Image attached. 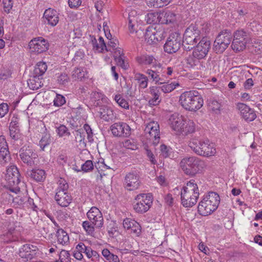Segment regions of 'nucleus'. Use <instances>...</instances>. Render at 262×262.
<instances>
[{"label": "nucleus", "mask_w": 262, "mask_h": 262, "mask_svg": "<svg viewBox=\"0 0 262 262\" xmlns=\"http://www.w3.org/2000/svg\"><path fill=\"white\" fill-rule=\"evenodd\" d=\"M199 195L198 186L195 180L191 179L181 189V203L185 207H191L196 203Z\"/></svg>", "instance_id": "f257e3e1"}, {"label": "nucleus", "mask_w": 262, "mask_h": 262, "mask_svg": "<svg viewBox=\"0 0 262 262\" xmlns=\"http://www.w3.org/2000/svg\"><path fill=\"white\" fill-rule=\"evenodd\" d=\"M179 102L185 110L195 112L203 105L204 100L196 91H189L183 93L180 96Z\"/></svg>", "instance_id": "f03ea898"}, {"label": "nucleus", "mask_w": 262, "mask_h": 262, "mask_svg": "<svg viewBox=\"0 0 262 262\" xmlns=\"http://www.w3.org/2000/svg\"><path fill=\"white\" fill-rule=\"evenodd\" d=\"M220 202L219 195L215 192H209L203 196L198 206L199 213L207 216L214 211Z\"/></svg>", "instance_id": "7ed1b4c3"}, {"label": "nucleus", "mask_w": 262, "mask_h": 262, "mask_svg": "<svg viewBox=\"0 0 262 262\" xmlns=\"http://www.w3.org/2000/svg\"><path fill=\"white\" fill-rule=\"evenodd\" d=\"M180 165L187 175L194 176L205 166L204 161L195 156L186 157L182 159Z\"/></svg>", "instance_id": "20e7f679"}, {"label": "nucleus", "mask_w": 262, "mask_h": 262, "mask_svg": "<svg viewBox=\"0 0 262 262\" xmlns=\"http://www.w3.org/2000/svg\"><path fill=\"white\" fill-rule=\"evenodd\" d=\"M19 172L16 166H11L6 170L5 179L6 184L5 185L10 191L17 193L20 191L18 184L20 182Z\"/></svg>", "instance_id": "39448f33"}, {"label": "nucleus", "mask_w": 262, "mask_h": 262, "mask_svg": "<svg viewBox=\"0 0 262 262\" xmlns=\"http://www.w3.org/2000/svg\"><path fill=\"white\" fill-rule=\"evenodd\" d=\"M107 49H111L110 52L113 53L114 57L117 64L123 69L128 67V64L125 61L123 50L119 47V41L116 39H112L108 41Z\"/></svg>", "instance_id": "423d86ee"}, {"label": "nucleus", "mask_w": 262, "mask_h": 262, "mask_svg": "<svg viewBox=\"0 0 262 262\" xmlns=\"http://www.w3.org/2000/svg\"><path fill=\"white\" fill-rule=\"evenodd\" d=\"M152 196L150 193H141L135 198L134 209L136 212L143 213L147 212L152 205Z\"/></svg>", "instance_id": "0eeeda50"}, {"label": "nucleus", "mask_w": 262, "mask_h": 262, "mask_svg": "<svg viewBox=\"0 0 262 262\" xmlns=\"http://www.w3.org/2000/svg\"><path fill=\"white\" fill-rule=\"evenodd\" d=\"M201 31L196 24H191L185 30L184 33L183 43L191 47L187 48L192 49L198 41L200 39Z\"/></svg>", "instance_id": "6e6552de"}, {"label": "nucleus", "mask_w": 262, "mask_h": 262, "mask_svg": "<svg viewBox=\"0 0 262 262\" xmlns=\"http://www.w3.org/2000/svg\"><path fill=\"white\" fill-rule=\"evenodd\" d=\"M182 42L181 34L178 32L171 33L164 46L165 52L168 53L176 52L180 48Z\"/></svg>", "instance_id": "1a4fd4ad"}, {"label": "nucleus", "mask_w": 262, "mask_h": 262, "mask_svg": "<svg viewBox=\"0 0 262 262\" xmlns=\"http://www.w3.org/2000/svg\"><path fill=\"white\" fill-rule=\"evenodd\" d=\"M232 39V34L230 32L223 31L216 38L214 48L217 53H222L228 47Z\"/></svg>", "instance_id": "9d476101"}, {"label": "nucleus", "mask_w": 262, "mask_h": 262, "mask_svg": "<svg viewBox=\"0 0 262 262\" xmlns=\"http://www.w3.org/2000/svg\"><path fill=\"white\" fill-rule=\"evenodd\" d=\"M19 156L23 163L30 166L34 165V160L38 157L37 153L30 146L21 147L19 150Z\"/></svg>", "instance_id": "9b49d317"}, {"label": "nucleus", "mask_w": 262, "mask_h": 262, "mask_svg": "<svg viewBox=\"0 0 262 262\" xmlns=\"http://www.w3.org/2000/svg\"><path fill=\"white\" fill-rule=\"evenodd\" d=\"M29 47L31 52L41 53L48 50L49 43L43 37H37L29 42Z\"/></svg>", "instance_id": "f8f14e48"}, {"label": "nucleus", "mask_w": 262, "mask_h": 262, "mask_svg": "<svg viewBox=\"0 0 262 262\" xmlns=\"http://www.w3.org/2000/svg\"><path fill=\"white\" fill-rule=\"evenodd\" d=\"M141 185L140 177L136 172H130L126 174L124 179V187L129 191L138 189Z\"/></svg>", "instance_id": "ddd939ff"}, {"label": "nucleus", "mask_w": 262, "mask_h": 262, "mask_svg": "<svg viewBox=\"0 0 262 262\" xmlns=\"http://www.w3.org/2000/svg\"><path fill=\"white\" fill-rule=\"evenodd\" d=\"M86 215L95 228L100 229L103 225V217L99 209L96 207H92L87 212Z\"/></svg>", "instance_id": "4468645a"}, {"label": "nucleus", "mask_w": 262, "mask_h": 262, "mask_svg": "<svg viewBox=\"0 0 262 262\" xmlns=\"http://www.w3.org/2000/svg\"><path fill=\"white\" fill-rule=\"evenodd\" d=\"M113 135L117 137H127L130 135V128L123 122L115 123L110 127Z\"/></svg>", "instance_id": "2eb2a0df"}, {"label": "nucleus", "mask_w": 262, "mask_h": 262, "mask_svg": "<svg viewBox=\"0 0 262 262\" xmlns=\"http://www.w3.org/2000/svg\"><path fill=\"white\" fill-rule=\"evenodd\" d=\"M38 249L35 246L26 244L19 249L18 255L25 261L32 259L36 256Z\"/></svg>", "instance_id": "dca6fc26"}, {"label": "nucleus", "mask_w": 262, "mask_h": 262, "mask_svg": "<svg viewBox=\"0 0 262 262\" xmlns=\"http://www.w3.org/2000/svg\"><path fill=\"white\" fill-rule=\"evenodd\" d=\"M11 157L8 145L4 137H0V165L3 166L10 162Z\"/></svg>", "instance_id": "f3484780"}, {"label": "nucleus", "mask_w": 262, "mask_h": 262, "mask_svg": "<svg viewBox=\"0 0 262 262\" xmlns=\"http://www.w3.org/2000/svg\"><path fill=\"white\" fill-rule=\"evenodd\" d=\"M209 47L210 42L206 38H203L193 50V57L198 59L204 58L208 53Z\"/></svg>", "instance_id": "a211bd4d"}, {"label": "nucleus", "mask_w": 262, "mask_h": 262, "mask_svg": "<svg viewBox=\"0 0 262 262\" xmlns=\"http://www.w3.org/2000/svg\"><path fill=\"white\" fill-rule=\"evenodd\" d=\"M45 21L51 26H56L59 21L58 13L52 8L46 9L43 13Z\"/></svg>", "instance_id": "6ab92c4d"}, {"label": "nucleus", "mask_w": 262, "mask_h": 262, "mask_svg": "<svg viewBox=\"0 0 262 262\" xmlns=\"http://www.w3.org/2000/svg\"><path fill=\"white\" fill-rule=\"evenodd\" d=\"M202 149L198 148L199 156L205 157L213 156L216 153V149L213 143H211L209 140H204Z\"/></svg>", "instance_id": "aec40b11"}, {"label": "nucleus", "mask_w": 262, "mask_h": 262, "mask_svg": "<svg viewBox=\"0 0 262 262\" xmlns=\"http://www.w3.org/2000/svg\"><path fill=\"white\" fill-rule=\"evenodd\" d=\"M90 37L91 43L94 52L102 53L104 50L111 51V49H107V46L102 37L99 36L98 39L94 36H91Z\"/></svg>", "instance_id": "412c9836"}, {"label": "nucleus", "mask_w": 262, "mask_h": 262, "mask_svg": "<svg viewBox=\"0 0 262 262\" xmlns=\"http://www.w3.org/2000/svg\"><path fill=\"white\" fill-rule=\"evenodd\" d=\"M123 225L125 229L129 230L131 233L139 235L141 233V226L139 224L134 220L126 218L123 220Z\"/></svg>", "instance_id": "4be33fe9"}, {"label": "nucleus", "mask_w": 262, "mask_h": 262, "mask_svg": "<svg viewBox=\"0 0 262 262\" xmlns=\"http://www.w3.org/2000/svg\"><path fill=\"white\" fill-rule=\"evenodd\" d=\"M186 119L183 116H170L168 119L169 124L172 129L179 133L183 127Z\"/></svg>", "instance_id": "5701e85b"}, {"label": "nucleus", "mask_w": 262, "mask_h": 262, "mask_svg": "<svg viewBox=\"0 0 262 262\" xmlns=\"http://www.w3.org/2000/svg\"><path fill=\"white\" fill-rule=\"evenodd\" d=\"M55 200L61 207L68 206L72 201V197L68 192H56Z\"/></svg>", "instance_id": "b1692460"}, {"label": "nucleus", "mask_w": 262, "mask_h": 262, "mask_svg": "<svg viewBox=\"0 0 262 262\" xmlns=\"http://www.w3.org/2000/svg\"><path fill=\"white\" fill-rule=\"evenodd\" d=\"M177 21L178 16L169 10L161 12V24L174 25Z\"/></svg>", "instance_id": "393cba45"}, {"label": "nucleus", "mask_w": 262, "mask_h": 262, "mask_svg": "<svg viewBox=\"0 0 262 262\" xmlns=\"http://www.w3.org/2000/svg\"><path fill=\"white\" fill-rule=\"evenodd\" d=\"M149 93L152 97L149 100L148 103L150 105H157L161 102L160 97V88L156 86H151L149 88Z\"/></svg>", "instance_id": "a878e982"}, {"label": "nucleus", "mask_w": 262, "mask_h": 262, "mask_svg": "<svg viewBox=\"0 0 262 262\" xmlns=\"http://www.w3.org/2000/svg\"><path fill=\"white\" fill-rule=\"evenodd\" d=\"M181 128L182 129L180 131L179 133L182 134L183 135L186 136L195 132V124L193 121L186 119L183 127Z\"/></svg>", "instance_id": "bb28decb"}, {"label": "nucleus", "mask_w": 262, "mask_h": 262, "mask_svg": "<svg viewBox=\"0 0 262 262\" xmlns=\"http://www.w3.org/2000/svg\"><path fill=\"white\" fill-rule=\"evenodd\" d=\"M155 28L153 26L148 27L145 33V39L146 41L150 45L156 44L157 43V39L156 37Z\"/></svg>", "instance_id": "cd10ccee"}, {"label": "nucleus", "mask_w": 262, "mask_h": 262, "mask_svg": "<svg viewBox=\"0 0 262 262\" xmlns=\"http://www.w3.org/2000/svg\"><path fill=\"white\" fill-rule=\"evenodd\" d=\"M56 236L58 244L64 246L69 243V236L68 233L61 228H59L56 231Z\"/></svg>", "instance_id": "c85d7f7f"}, {"label": "nucleus", "mask_w": 262, "mask_h": 262, "mask_svg": "<svg viewBox=\"0 0 262 262\" xmlns=\"http://www.w3.org/2000/svg\"><path fill=\"white\" fill-rule=\"evenodd\" d=\"M29 176L36 182L43 181L46 177V172L41 169H34L30 172Z\"/></svg>", "instance_id": "c756f323"}, {"label": "nucleus", "mask_w": 262, "mask_h": 262, "mask_svg": "<svg viewBox=\"0 0 262 262\" xmlns=\"http://www.w3.org/2000/svg\"><path fill=\"white\" fill-rule=\"evenodd\" d=\"M161 12H151L147 14L145 20L148 24L161 23Z\"/></svg>", "instance_id": "7c9ffc66"}, {"label": "nucleus", "mask_w": 262, "mask_h": 262, "mask_svg": "<svg viewBox=\"0 0 262 262\" xmlns=\"http://www.w3.org/2000/svg\"><path fill=\"white\" fill-rule=\"evenodd\" d=\"M204 142V140H199L196 138H192L189 141L188 145L194 153L199 156L200 153L198 152V148L202 149L201 148L203 146Z\"/></svg>", "instance_id": "2f4dec72"}, {"label": "nucleus", "mask_w": 262, "mask_h": 262, "mask_svg": "<svg viewBox=\"0 0 262 262\" xmlns=\"http://www.w3.org/2000/svg\"><path fill=\"white\" fill-rule=\"evenodd\" d=\"M145 134L147 139L154 145H157L159 143L160 140V133H158L157 131L152 133L148 130V132H145Z\"/></svg>", "instance_id": "473e14b6"}, {"label": "nucleus", "mask_w": 262, "mask_h": 262, "mask_svg": "<svg viewBox=\"0 0 262 262\" xmlns=\"http://www.w3.org/2000/svg\"><path fill=\"white\" fill-rule=\"evenodd\" d=\"M47 70V65L46 62H38L35 67L34 70L35 76L39 77L42 75Z\"/></svg>", "instance_id": "72a5a7b5"}, {"label": "nucleus", "mask_w": 262, "mask_h": 262, "mask_svg": "<svg viewBox=\"0 0 262 262\" xmlns=\"http://www.w3.org/2000/svg\"><path fill=\"white\" fill-rule=\"evenodd\" d=\"M135 78L138 81L139 89H144L147 88L148 80L146 76L141 73H137Z\"/></svg>", "instance_id": "f704fd0d"}, {"label": "nucleus", "mask_w": 262, "mask_h": 262, "mask_svg": "<svg viewBox=\"0 0 262 262\" xmlns=\"http://www.w3.org/2000/svg\"><path fill=\"white\" fill-rule=\"evenodd\" d=\"M154 58L151 55H141L137 57L138 62L140 64L149 65L153 63Z\"/></svg>", "instance_id": "c9c22d12"}, {"label": "nucleus", "mask_w": 262, "mask_h": 262, "mask_svg": "<svg viewBox=\"0 0 262 262\" xmlns=\"http://www.w3.org/2000/svg\"><path fill=\"white\" fill-rule=\"evenodd\" d=\"M247 42V39L244 40L239 39H233L232 43V48L236 52H239L244 50Z\"/></svg>", "instance_id": "e433bc0d"}, {"label": "nucleus", "mask_w": 262, "mask_h": 262, "mask_svg": "<svg viewBox=\"0 0 262 262\" xmlns=\"http://www.w3.org/2000/svg\"><path fill=\"white\" fill-rule=\"evenodd\" d=\"M171 0H147V4L149 7L160 8L167 5Z\"/></svg>", "instance_id": "4c0bfd02"}, {"label": "nucleus", "mask_w": 262, "mask_h": 262, "mask_svg": "<svg viewBox=\"0 0 262 262\" xmlns=\"http://www.w3.org/2000/svg\"><path fill=\"white\" fill-rule=\"evenodd\" d=\"M88 76V72L85 68H77L73 72V76L78 79L82 80Z\"/></svg>", "instance_id": "58836bf2"}, {"label": "nucleus", "mask_w": 262, "mask_h": 262, "mask_svg": "<svg viewBox=\"0 0 262 262\" xmlns=\"http://www.w3.org/2000/svg\"><path fill=\"white\" fill-rule=\"evenodd\" d=\"M51 141L50 134L48 133H45L39 143L41 150H44L45 148L48 146L51 143Z\"/></svg>", "instance_id": "ea45409f"}, {"label": "nucleus", "mask_w": 262, "mask_h": 262, "mask_svg": "<svg viewBox=\"0 0 262 262\" xmlns=\"http://www.w3.org/2000/svg\"><path fill=\"white\" fill-rule=\"evenodd\" d=\"M179 86V83L177 82H172L170 83H166L163 84L161 86H159L163 93H170L178 86Z\"/></svg>", "instance_id": "a19ab883"}, {"label": "nucleus", "mask_w": 262, "mask_h": 262, "mask_svg": "<svg viewBox=\"0 0 262 262\" xmlns=\"http://www.w3.org/2000/svg\"><path fill=\"white\" fill-rule=\"evenodd\" d=\"M236 108L243 115L248 114L249 115H253V110L249 107L247 105L243 103H238L236 104Z\"/></svg>", "instance_id": "79ce46f5"}, {"label": "nucleus", "mask_w": 262, "mask_h": 262, "mask_svg": "<svg viewBox=\"0 0 262 262\" xmlns=\"http://www.w3.org/2000/svg\"><path fill=\"white\" fill-rule=\"evenodd\" d=\"M155 28V36L157 39V42L163 40L166 36L164 29L160 26L154 27Z\"/></svg>", "instance_id": "37998d69"}, {"label": "nucleus", "mask_w": 262, "mask_h": 262, "mask_svg": "<svg viewBox=\"0 0 262 262\" xmlns=\"http://www.w3.org/2000/svg\"><path fill=\"white\" fill-rule=\"evenodd\" d=\"M82 227L86 232L90 235L94 236L95 235V226L89 221H84L82 223Z\"/></svg>", "instance_id": "c03bdc74"}, {"label": "nucleus", "mask_w": 262, "mask_h": 262, "mask_svg": "<svg viewBox=\"0 0 262 262\" xmlns=\"http://www.w3.org/2000/svg\"><path fill=\"white\" fill-rule=\"evenodd\" d=\"M28 85L29 88L33 90L38 89L41 87L40 82L39 78L33 77L28 80Z\"/></svg>", "instance_id": "a18cd8bd"}, {"label": "nucleus", "mask_w": 262, "mask_h": 262, "mask_svg": "<svg viewBox=\"0 0 262 262\" xmlns=\"http://www.w3.org/2000/svg\"><path fill=\"white\" fill-rule=\"evenodd\" d=\"M115 101L122 108H128L129 104L126 100L123 98L120 94H117L115 96Z\"/></svg>", "instance_id": "49530a36"}, {"label": "nucleus", "mask_w": 262, "mask_h": 262, "mask_svg": "<svg viewBox=\"0 0 262 262\" xmlns=\"http://www.w3.org/2000/svg\"><path fill=\"white\" fill-rule=\"evenodd\" d=\"M149 130L151 132H157L160 133L159 125L157 122L152 121L148 123L144 129V132H148Z\"/></svg>", "instance_id": "de8ad7c7"}, {"label": "nucleus", "mask_w": 262, "mask_h": 262, "mask_svg": "<svg viewBox=\"0 0 262 262\" xmlns=\"http://www.w3.org/2000/svg\"><path fill=\"white\" fill-rule=\"evenodd\" d=\"M56 132L60 137L71 135V133L68 128L64 125H60L59 127H57Z\"/></svg>", "instance_id": "09e8293b"}, {"label": "nucleus", "mask_w": 262, "mask_h": 262, "mask_svg": "<svg viewBox=\"0 0 262 262\" xmlns=\"http://www.w3.org/2000/svg\"><path fill=\"white\" fill-rule=\"evenodd\" d=\"M69 185L64 179H60L58 181V186L56 189V192L61 191L62 192H68Z\"/></svg>", "instance_id": "8fccbe9b"}, {"label": "nucleus", "mask_w": 262, "mask_h": 262, "mask_svg": "<svg viewBox=\"0 0 262 262\" xmlns=\"http://www.w3.org/2000/svg\"><path fill=\"white\" fill-rule=\"evenodd\" d=\"M9 135L12 139L14 141H19L21 135L19 129L9 128Z\"/></svg>", "instance_id": "3c124183"}, {"label": "nucleus", "mask_w": 262, "mask_h": 262, "mask_svg": "<svg viewBox=\"0 0 262 262\" xmlns=\"http://www.w3.org/2000/svg\"><path fill=\"white\" fill-rule=\"evenodd\" d=\"M3 4L4 11L7 13H10L13 6V1L3 0Z\"/></svg>", "instance_id": "603ef678"}, {"label": "nucleus", "mask_w": 262, "mask_h": 262, "mask_svg": "<svg viewBox=\"0 0 262 262\" xmlns=\"http://www.w3.org/2000/svg\"><path fill=\"white\" fill-rule=\"evenodd\" d=\"M171 148L165 144H162L160 146L161 155L163 157L166 158L169 157Z\"/></svg>", "instance_id": "864d4df0"}, {"label": "nucleus", "mask_w": 262, "mask_h": 262, "mask_svg": "<svg viewBox=\"0 0 262 262\" xmlns=\"http://www.w3.org/2000/svg\"><path fill=\"white\" fill-rule=\"evenodd\" d=\"M146 73L156 83H159L160 82V77L158 73L150 69L147 70Z\"/></svg>", "instance_id": "5fc2aeb1"}, {"label": "nucleus", "mask_w": 262, "mask_h": 262, "mask_svg": "<svg viewBox=\"0 0 262 262\" xmlns=\"http://www.w3.org/2000/svg\"><path fill=\"white\" fill-rule=\"evenodd\" d=\"M53 102L54 105L57 106H61L66 103L65 98L61 95H56Z\"/></svg>", "instance_id": "6e6d98bb"}, {"label": "nucleus", "mask_w": 262, "mask_h": 262, "mask_svg": "<svg viewBox=\"0 0 262 262\" xmlns=\"http://www.w3.org/2000/svg\"><path fill=\"white\" fill-rule=\"evenodd\" d=\"M94 165L91 160H87L81 165V170L84 172H88L93 169Z\"/></svg>", "instance_id": "4d7b16f0"}, {"label": "nucleus", "mask_w": 262, "mask_h": 262, "mask_svg": "<svg viewBox=\"0 0 262 262\" xmlns=\"http://www.w3.org/2000/svg\"><path fill=\"white\" fill-rule=\"evenodd\" d=\"M137 25V19H132L128 20V29L130 33H133L136 31Z\"/></svg>", "instance_id": "13d9d810"}, {"label": "nucleus", "mask_w": 262, "mask_h": 262, "mask_svg": "<svg viewBox=\"0 0 262 262\" xmlns=\"http://www.w3.org/2000/svg\"><path fill=\"white\" fill-rule=\"evenodd\" d=\"M61 262H69L70 261V254L66 250H62L59 254Z\"/></svg>", "instance_id": "bf43d9fd"}, {"label": "nucleus", "mask_w": 262, "mask_h": 262, "mask_svg": "<svg viewBox=\"0 0 262 262\" xmlns=\"http://www.w3.org/2000/svg\"><path fill=\"white\" fill-rule=\"evenodd\" d=\"M233 39H239L242 40L247 39L246 34L242 30L237 31L234 33Z\"/></svg>", "instance_id": "052dcab7"}, {"label": "nucleus", "mask_w": 262, "mask_h": 262, "mask_svg": "<svg viewBox=\"0 0 262 262\" xmlns=\"http://www.w3.org/2000/svg\"><path fill=\"white\" fill-rule=\"evenodd\" d=\"M123 146L126 148L130 149L132 150H134L136 148V145L135 144V142L129 139L126 140L123 143Z\"/></svg>", "instance_id": "680f3d73"}, {"label": "nucleus", "mask_w": 262, "mask_h": 262, "mask_svg": "<svg viewBox=\"0 0 262 262\" xmlns=\"http://www.w3.org/2000/svg\"><path fill=\"white\" fill-rule=\"evenodd\" d=\"M146 154L147 157L149 158V161L152 164H155L157 163V161L155 159V156L152 152V151L148 149L147 148H145Z\"/></svg>", "instance_id": "e2e57ef3"}, {"label": "nucleus", "mask_w": 262, "mask_h": 262, "mask_svg": "<svg viewBox=\"0 0 262 262\" xmlns=\"http://www.w3.org/2000/svg\"><path fill=\"white\" fill-rule=\"evenodd\" d=\"M81 0H69V6L71 8H76L81 4Z\"/></svg>", "instance_id": "0e129e2a"}, {"label": "nucleus", "mask_w": 262, "mask_h": 262, "mask_svg": "<svg viewBox=\"0 0 262 262\" xmlns=\"http://www.w3.org/2000/svg\"><path fill=\"white\" fill-rule=\"evenodd\" d=\"M210 108L213 111H214L216 114L217 113V111H219L221 104L216 101H213L209 105Z\"/></svg>", "instance_id": "69168bd1"}, {"label": "nucleus", "mask_w": 262, "mask_h": 262, "mask_svg": "<svg viewBox=\"0 0 262 262\" xmlns=\"http://www.w3.org/2000/svg\"><path fill=\"white\" fill-rule=\"evenodd\" d=\"M103 95L99 92H94L91 94V98L93 101H97L100 99H102Z\"/></svg>", "instance_id": "338daca9"}, {"label": "nucleus", "mask_w": 262, "mask_h": 262, "mask_svg": "<svg viewBox=\"0 0 262 262\" xmlns=\"http://www.w3.org/2000/svg\"><path fill=\"white\" fill-rule=\"evenodd\" d=\"M9 111V106L7 103H2L0 104V115H7Z\"/></svg>", "instance_id": "774afa93"}]
</instances>
